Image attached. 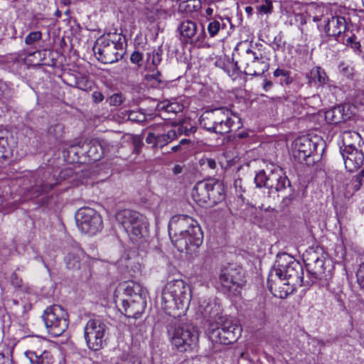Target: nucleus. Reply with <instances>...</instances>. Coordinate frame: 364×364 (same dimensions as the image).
Returning <instances> with one entry per match:
<instances>
[{"mask_svg": "<svg viewBox=\"0 0 364 364\" xmlns=\"http://www.w3.org/2000/svg\"><path fill=\"white\" fill-rule=\"evenodd\" d=\"M283 280H289L282 283L286 286L291 282L293 285L304 284L302 264L287 253L277 255L274 269L268 278V289L275 297L283 299L288 294L287 290L277 289V286H279Z\"/></svg>", "mask_w": 364, "mask_h": 364, "instance_id": "f257e3e1", "label": "nucleus"}, {"mask_svg": "<svg viewBox=\"0 0 364 364\" xmlns=\"http://www.w3.org/2000/svg\"><path fill=\"white\" fill-rule=\"evenodd\" d=\"M168 234L177 250L188 254L194 252L202 244L203 238L197 221L186 215H174L171 218Z\"/></svg>", "mask_w": 364, "mask_h": 364, "instance_id": "f03ea898", "label": "nucleus"}, {"mask_svg": "<svg viewBox=\"0 0 364 364\" xmlns=\"http://www.w3.org/2000/svg\"><path fill=\"white\" fill-rule=\"evenodd\" d=\"M190 300L189 288L181 279L170 281L163 288L161 306L168 314L175 310L187 308Z\"/></svg>", "mask_w": 364, "mask_h": 364, "instance_id": "7ed1b4c3", "label": "nucleus"}, {"mask_svg": "<svg viewBox=\"0 0 364 364\" xmlns=\"http://www.w3.org/2000/svg\"><path fill=\"white\" fill-rule=\"evenodd\" d=\"M255 183L257 188L264 187L281 193L284 199L291 200L294 198V190L279 167L259 171L255 177Z\"/></svg>", "mask_w": 364, "mask_h": 364, "instance_id": "20e7f679", "label": "nucleus"}, {"mask_svg": "<svg viewBox=\"0 0 364 364\" xmlns=\"http://www.w3.org/2000/svg\"><path fill=\"white\" fill-rule=\"evenodd\" d=\"M167 332L173 348L181 353L192 350L199 338L196 326L178 320H175L167 326Z\"/></svg>", "mask_w": 364, "mask_h": 364, "instance_id": "39448f33", "label": "nucleus"}, {"mask_svg": "<svg viewBox=\"0 0 364 364\" xmlns=\"http://www.w3.org/2000/svg\"><path fill=\"white\" fill-rule=\"evenodd\" d=\"M304 261L309 279V281H306V284L309 285L318 283L321 287H327L332 278V273L330 269L326 270L327 267L323 253L310 248L304 255Z\"/></svg>", "mask_w": 364, "mask_h": 364, "instance_id": "423d86ee", "label": "nucleus"}, {"mask_svg": "<svg viewBox=\"0 0 364 364\" xmlns=\"http://www.w3.org/2000/svg\"><path fill=\"white\" fill-rule=\"evenodd\" d=\"M124 40L122 36L115 33L102 35L95 41L93 52L102 63H114L122 57L119 50H122Z\"/></svg>", "mask_w": 364, "mask_h": 364, "instance_id": "0eeeda50", "label": "nucleus"}, {"mask_svg": "<svg viewBox=\"0 0 364 364\" xmlns=\"http://www.w3.org/2000/svg\"><path fill=\"white\" fill-rule=\"evenodd\" d=\"M245 271L235 264L223 267L219 274L220 290L228 295H235L245 284Z\"/></svg>", "mask_w": 364, "mask_h": 364, "instance_id": "6e6552de", "label": "nucleus"}, {"mask_svg": "<svg viewBox=\"0 0 364 364\" xmlns=\"http://www.w3.org/2000/svg\"><path fill=\"white\" fill-rule=\"evenodd\" d=\"M209 338L213 343L229 345L235 343L242 334V328L232 319L227 318L220 323L208 327Z\"/></svg>", "mask_w": 364, "mask_h": 364, "instance_id": "1a4fd4ad", "label": "nucleus"}, {"mask_svg": "<svg viewBox=\"0 0 364 364\" xmlns=\"http://www.w3.org/2000/svg\"><path fill=\"white\" fill-rule=\"evenodd\" d=\"M48 333L54 337L61 336L68 327V314L59 305L46 308L42 316Z\"/></svg>", "mask_w": 364, "mask_h": 364, "instance_id": "9d476101", "label": "nucleus"}, {"mask_svg": "<svg viewBox=\"0 0 364 364\" xmlns=\"http://www.w3.org/2000/svg\"><path fill=\"white\" fill-rule=\"evenodd\" d=\"M114 145L105 139H91L80 141L70 147L71 152H76L88 157L92 161H97L102 159V156L111 151Z\"/></svg>", "mask_w": 364, "mask_h": 364, "instance_id": "9b49d317", "label": "nucleus"}, {"mask_svg": "<svg viewBox=\"0 0 364 364\" xmlns=\"http://www.w3.org/2000/svg\"><path fill=\"white\" fill-rule=\"evenodd\" d=\"M109 328L99 318L90 319L84 328V337L88 348L98 350L106 343Z\"/></svg>", "mask_w": 364, "mask_h": 364, "instance_id": "f8f14e48", "label": "nucleus"}, {"mask_svg": "<svg viewBox=\"0 0 364 364\" xmlns=\"http://www.w3.org/2000/svg\"><path fill=\"white\" fill-rule=\"evenodd\" d=\"M318 144L311 139L303 136L294 141L292 147L293 157L301 164L314 165L319 159Z\"/></svg>", "mask_w": 364, "mask_h": 364, "instance_id": "ddd939ff", "label": "nucleus"}, {"mask_svg": "<svg viewBox=\"0 0 364 364\" xmlns=\"http://www.w3.org/2000/svg\"><path fill=\"white\" fill-rule=\"evenodd\" d=\"M241 63V66H239L238 63L237 61L235 62V68L240 70L242 67L244 73L249 75H262L269 69L268 58L260 52H255L251 49L246 50Z\"/></svg>", "mask_w": 364, "mask_h": 364, "instance_id": "4468645a", "label": "nucleus"}, {"mask_svg": "<svg viewBox=\"0 0 364 364\" xmlns=\"http://www.w3.org/2000/svg\"><path fill=\"white\" fill-rule=\"evenodd\" d=\"M75 221L80 231L85 233L95 235L103 228L101 215L91 208H80L75 214Z\"/></svg>", "mask_w": 364, "mask_h": 364, "instance_id": "2eb2a0df", "label": "nucleus"}, {"mask_svg": "<svg viewBox=\"0 0 364 364\" xmlns=\"http://www.w3.org/2000/svg\"><path fill=\"white\" fill-rule=\"evenodd\" d=\"M24 355L30 364H55V358L53 353L46 348L45 342L38 338L32 341Z\"/></svg>", "mask_w": 364, "mask_h": 364, "instance_id": "dca6fc26", "label": "nucleus"}, {"mask_svg": "<svg viewBox=\"0 0 364 364\" xmlns=\"http://www.w3.org/2000/svg\"><path fill=\"white\" fill-rule=\"evenodd\" d=\"M200 311L209 323V327L215 326L228 318L223 316L220 304L215 301H204L200 304Z\"/></svg>", "mask_w": 364, "mask_h": 364, "instance_id": "f3484780", "label": "nucleus"}, {"mask_svg": "<svg viewBox=\"0 0 364 364\" xmlns=\"http://www.w3.org/2000/svg\"><path fill=\"white\" fill-rule=\"evenodd\" d=\"M216 127V134H223L230 131L234 120L230 117L231 112L228 109L218 108L210 110Z\"/></svg>", "mask_w": 364, "mask_h": 364, "instance_id": "a211bd4d", "label": "nucleus"}, {"mask_svg": "<svg viewBox=\"0 0 364 364\" xmlns=\"http://www.w3.org/2000/svg\"><path fill=\"white\" fill-rule=\"evenodd\" d=\"M346 170L353 172L363 165L364 162V146L358 149H352L350 150H345L341 152Z\"/></svg>", "mask_w": 364, "mask_h": 364, "instance_id": "6ab92c4d", "label": "nucleus"}, {"mask_svg": "<svg viewBox=\"0 0 364 364\" xmlns=\"http://www.w3.org/2000/svg\"><path fill=\"white\" fill-rule=\"evenodd\" d=\"M119 301L122 307V312L129 318H137L141 316L146 306V300L141 298L120 299Z\"/></svg>", "mask_w": 364, "mask_h": 364, "instance_id": "aec40b11", "label": "nucleus"}, {"mask_svg": "<svg viewBox=\"0 0 364 364\" xmlns=\"http://www.w3.org/2000/svg\"><path fill=\"white\" fill-rule=\"evenodd\" d=\"M346 30V22L344 17L332 16L326 21L325 32L329 36H333L339 41L341 35Z\"/></svg>", "mask_w": 364, "mask_h": 364, "instance_id": "412c9836", "label": "nucleus"}, {"mask_svg": "<svg viewBox=\"0 0 364 364\" xmlns=\"http://www.w3.org/2000/svg\"><path fill=\"white\" fill-rule=\"evenodd\" d=\"M130 239L135 243H139L149 237V223L145 216H142L127 232Z\"/></svg>", "mask_w": 364, "mask_h": 364, "instance_id": "4be33fe9", "label": "nucleus"}, {"mask_svg": "<svg viewBox=\"0 0 364 364\" xmlns=\"http://www.w3.org/2000/svg\"><path fill=\"white\" fill-rule=\"evenodd\" d=\"M142 216L143 215L136 211L124 209L117 213L116 220L127 232Z\"/></svg>", "mask_w": 364, "mask_h": 364, "instance_id": "5701e85b", "label": "nucleus"}, {"mask_svg": "<svg viewBox=\"0 0 364 364\" xmlns=\"http://www.w3.org/2000/svg\"><path fill=\"white\" fill-rule=\"evenodd\" d=\"M87 257L84 251L78 247H75L68 252L65 260L68 269L77 270L87 261Z\"/></svg>", "mask_w": 364, "mask_h": 364, "instance_id": "b1692460", "label": "nucleus"}, {"mask_svg": "<svg viewBox=\"0 0 364 364\" xmlns=\"http://www.w3.org/2000/svg\"><path fill=\"white\" fill-rule=\"evenodd\" d=\"M210 187H211L210 185V179L196 183L192 191V196L194 200L200 205L208 203L210 200Z\"/></svg>", "mask_w": 364, "mask_h": 364, "instance_id": "393cba45", "label": "nucleus"}, {"mask_svg": "<svg viewBox=\"0 0 364 364\" xmlns=\"http://www.w3.org/2000/svg\"><path fill=\"white\" fill-rule=\"evenodd\" d=\"M125 295L138 299L139 298L146 300L147 291L142 285L134 281H128L122 284Z\"/></svg>", "mask_w": 364, "mask_h": 364, "instance_id": "a878e982", "label": "nucleus"}, {"mask_svg": "<svg viewBox=\"0 0 364 364\" xmlns=\"http://www.w3.org/2000/svg\"><path fill=\"white\" fill-rule=\"evenodd\" d=\"M348 118L349 115L345 112V107L342 105L331 108L325 112V119L330 124H337L346 121Z\"/></svg>", "mask_w": 364, "mask_h": 364, "instance_id": "bb28decb", "label": "nucleus"}, {"mask_svg": "<svg viewBox=\"0 0 364 364\" xmlns=\"http://www.w3.org/2000/svg\"><path fill=\"white\" fill-rule=\"evenodd\" d=\"M209 188L210 200L209 205L217 204L224 199V189L220 182L216 181L215 179H210Z\"/></svg>", "mask_w": 364, "mask_h": 364, "instance_id": "cd10ccee", "label": "nucleus"}, {"mask_svg": "<svg viewBox=\"0 0 364 364\" xmlns=\"http://www.w3.org/2000/svg\"><path fill=\"white\" fill-rule=\"evenodd\" d=\"M9 133L0 130V162H3L11 157L13 154V146L9 142Z\"/></svg>", "mask_w": 364, "mask_h": 364, "instance_id": "c85d7f7f", "label": "nucleus"}, {"mask_svg": "<svg viewBox=\"0 0 364 364\" xmlns=\"http://www.w3.org/2000/svg\"><path fill=\"white\" fill-rule=\"evenodd\" d=\"M306 77L309 84L318 83L319 85L323 86L328 82L325 70L321 67L313 68L310 73L306 75Z\"/></svg>", "mask_w": 364, "mask_h": 364, "instance_id": "c756f323", "label": "nucleus"}, {"mask_svg": "<svg viewBox=\"0 0 364 364\" xmlns=\"http://www.w3.org/2000/svg\"><path fill=\"white\" fill-rule=\"evenodd\" d=\"M360 135L357 132H345L341 135V144H340V152L345 150L355 149V142L359 139Z\"/></svg>", "mask_w": 364, "mask_h": 364, "instance_id": "7c9ffc66", "label": "nucleus"}, {"mask_svg": "<svg viewBox=\"0 0 364 364\" xmlns=\"http://www.w3.org/2000/svg\"><path fill=\"white\" fill-rule=\"evenodd\" d=\"M162 60V50L158 48L151 53H146L145 69L149 72H154Z\"/></svg>", "mask_w": 364, "mask_h": 364, "instance_id": "2f4dec72", "label": "nucleus"}, {"mask_svg": "<svg viewBox=\"0 0 364 364\" xmlns=\"http://www.w3.org/2000/svg\"><path fill=\"white\" fill-rule=\"evenodd\" d=\"M181 35L186 38H191L197 32L196 23L191 21H183L178 28Z\"/></svg>", "mask_w": 364, "mask_h": 364, "instance_id": "473e14b6", "label": "nucleus"}, {"mask_svg": "<svg viewBox=\"0 0 364 364\" xmlns=\"http://www.w3.org/2000/svg\"><path fill=\"white\" fill-rule=\"evenodd\" d=\"M200 7L199 0H186L180 3L178 10L182 13L191 14L198 11Z\"/></svg>", "mask_w": 364, "mask_h": 364, "instance_id": "72a5a7b5", "label": "nucleus"}, {"mask_svg": "<svg viewBox=\"0 0 364 364\" xmlns=\"http://www.w3.org/2000/svg\"><path fill=\"white\" fill-rule=\"evenodd\" d=\"M161 108L162 110H164V112H167L168 114H176L183 111V105L180 104L179 102L175 100H166L161 102Z\"/></svg>", "mask_w": 364, "mask_h": 364, "instance_id": "f704fd0d", "label": "nucleus"}, {"mask_svg": "<svg viewBox=\"0 0 364 364\" xmlns=\"http://www.w3.org/2000/svg\"><path fill=\"white\" fill-rule=\"evenodd\" d=\"M176 139L173 131L167 130L164 133H156V147L162 148Z\"/></svg>", "mask_w": 364, "mask_h": 364, "instance_id": "c9c22d12", "label": "nucleus"}, {"mask_svg": "<svg viewBox=\"0 0 364 364\" xmlns=\"http://www.w3.org/2000/svg\"><path fill=\"white\" fill-rule=\"evenodd\" d=\"M210 111L205 112L200 117V124L206 130L216 133V127Z\"/></svg>", "mask_w": 364, "mask_h": 364, "instance_id": "e433bc0d", "label": "nucleus"}, {"mask_svg": "<svg viewBox=\"0 0 364 364\" xmlns=\"http://www.w3.org/2000/svg\"><path fill=\"white\" fill-rule=\"evenodd\" d=\"M114 364H141V361L129 354H123L117 358Z\"/></svg>", "mask_w": 364, "mask_h": 364, "instance_id": "4c0bfd02", "label": "nucleus"}, {"mask_svg": "<svg viewBox=\"0 0 364 364\" xmlns=\"http://www.w3.org/2000/svg\"><path fill=\"white\" fill-rule=\"evenodd\" d=\"M48 133L50 136L55 137L56 139H61L63 133V126L60 124H56L48 128Z\"/></svg>", "mask_w": 364, "mask_h": 364, "instance_id": "58836bf2", "label": "nucleus"}, {"mask_svg": "<svg viewBox=\"0 0 364 364\" xmlns=\"http://www.w3.org/2000/svg\"><path fill=\"white\" fill-rule=\"evenodd\" d=\"M11 97V90L8 85L0 81V100L5 102Z\"/></svg>", "mask_w": 364, "mask_h": 364, "instance_id": "ea45409f", "label": "nucleus"}, {"mask_svg": "<svg viewBox=\"0 0 364 364\" xmlns=\"http://www.w3.org/2000/svg\"><path fill=\"white\" fill-rule=\"evenodd\" d=\"M42 38V33L41 31L31 32L25 38V43L31 46Z\"/></svg>", "mask_w": 364, "mask_h": 364, "instance_id": "a19ab883", "label": "nucleus"}, {"mask_svg": "<svg viewBox=\"0 0 364 364\" xmlns=\"http://www.w3.org/2000/svg\"><path fill=\"white\" fill-rule=\"evenodd\" d=\"M220 28V22L217 20H213L210 21L208 26V32L210 37H214L218 33Z\"/></svg>", "mask_w": 364, "mask_h": 364, "instance_id": "79ce46f5", "label": "nucleus"}, {"mask_svg": "<svg viewBox=\"0 0 364 364\" xmlns=\"http://www.w3.org/2000/svg\"><path fill=\"white\" fill-rule=\"evenodd\" d=\"M258 12L269 14L272 12L273 6L271 0H265V2L257 6Z\"/></svg>", "mask_w": 364, "mask_h": 364, "instance_id": "37998d69", "label": "nucleus"}, {"mask_svg": "<svg viewBox=\"0 0 364 364\" xmlns=\"http://www.w3.org/2000/svg\"><path fill=\"white\" fill-rule=\"evenodd\" d=\"M340 73L345 77L350 78L353 76V68L345 63H341L339 64Z\"/></svg>", "mask_w": 364, "mask_h": 364, "instance_id": "c03bdc74", "label": "nucleus"}, {"mask_svg": "<svg viewBox=\"0 0 364 364\" xmlns=\"http://www.w3.org/2000/svg\"><path fill=\"white\" fill-rule=\"evenodd\" d=\"M124 98L121 93L113 94L109 99V104L112 106H119L122 104Z\"/></svg>", "mask_w": 364, "mask_h": 364, "instance_id": "a18cd8bd", "label": "nucleus"}, {"mask_svg": "<svg viewBox=\"0 0 364 364\" xmlns=\"http://www.w3.org/2000/svg\"><path fill=\"white\" fill-rule=\"evenodd\" d=\"M143 55L139 51L132 53L130 57V60L132 63L136 64L138 67H141L142 62Z\"/></svg>", "mask_w": 364, "mask_h": 364, "instance_id": "49530a36", "label": "nucleus"}, {"mask_svg": "<svg viewBox=\"0 0 364 364\" xmlns=\"http://www.w3.org/2000/svg\"><path fill=\"white\" fill-rule=\"evenodd\" d=\"M364 176L363 171H362V175H358L356 176L352 181H351V186L353 188L354 191H358L361 186H362V181H363V176Z\"/></svg>", "mask_w": 364, "mask_h": 364, "instance_id": "de8ad7c7", "label": "nucleus"}, {"mask_svg": "<svg viewBox=\"0 0 364 364\" xmlns=\"http://www.w3.org/2000/svg\"><path fill=\"white\" fill-rule=\"evenodd\" d=\"M357 281L361 287H364V262L360 264L357 272Z\"/></svg>", "mask_w": 364, "mask_h": 364, "instance_id": "09e8293b", "label": "nucleus"}, {"mask_svg": "<svg viewBox=\"0 0 364 364\" xmlns=\"http://www.w3.org/2000/svg\"><path fill=\"white\" fill-rule=\"evenodd\" d=\"M10 282H11V284L14 287H20L22 284L21 279L15 272L11 274V275L10 277Z\"/></svg>", "mask_w": 364, "mask_h": 364, "instance_id": "8fccbe9b", "label": "nucleus"}, {"mask_svg": "<svg viewBox=\"0 0 364 364\" xmlns=\"http://www.w3.org/2000/svg\"><path fill=\"white\" fill-rule=\"evenodd\" d=\"M145 140L147 144H152L153 147H156V133L149 132Z\"/></svg>", "mask_w": 364, "mask_h": 364, "instance_id": "3c124183", "label": "nucleus"}, {"mask_svg": "<svg viewBox=\"0 0 364 364\" xmlns=\"http://www.w3.org/2000/svg\"><path fill=\"white\" fill-rule=\"evenodd\" d=\"M356 38L355 36H352L347 39V45L350 46L352 48L358 50L360 47V44L358 41H355Z\"/></svg>", "mask_w": 364, "mask_h": 364, "instance_id": "603ef678", "label": "nucleus"}, {"mask_svg": "<svg viewBox=\"0 0 364 364\" xmlns=\"http://www.w3.org/2000/svg\"><path fill=\"white\" fill-rule=\"evenodd\" d=\"M152 73H153L152 74H147L146 75V80H154L157 82H161V80L160 79V76H161L160 72L157 69H156V70Z\"/></svg>", "mask_w": 364, "mask_h": 364, "instance_id": "864d4df0", "label": "nucleus"}, {"mask_svg": "<svg viewBox=\"0 0 364 364\" xmlns=\"http://www.w3.org/2000/svg\"><path fill=\"white\" fill-rule=\"evenodd\" d=\"M144 87L141 84L136 83L131 85V92L133 95H140L143 92Z\"/></svg>", "mask_w": 364, "mask_h": 364, "instance_id": "5fc2aeb1", "label": "nucleus"}, {"mask_svg": "<svg viewBox=\"0 0 364 364\" xmlns=\"http://www.w3.org/2000/svg\"><path fill=\"white\" fill-rule=\"evenodd\" d=\"M55 186V183H43L40 185V189H41V193H48V191H50V190L53 189V188Z\"/></svg>", "mask_w": 364, "mask_h": 364, "instance_id": "6e6d98bb", "label": "nucleus"}, {"mask_svg": "<svg viewBox=\"0 0 364 364\" xmlns=\"http://www.w3.org/2000/svg\"><path fill=\"white\" fill-rule=\"evenodd\" d=\"M206 36V33L205 31V28L203 26H201V30L198 33L196 38V43H201L204 41Z\"/></svg>", "mask_w": 364, "mask_h": 364, "instance_id": "4d7b16f0", "label": "nucleus"}, {"mask_svg": "<svg viewBox=\"0 0 364 364\" xmlns=\"http://www.w3.org/2000/svg\"><path fill=\"white\" fill-rule=\"evenodd\" d=\"M202 164H206L207 166L211 169H215L217 166L216 161L213 159H205L203 160Z\"/></svg>", "mask_w": 364, "mask_h": 364, "instance_id": "13d9d810", "label": "nucleus"}, {"mask_svg": "<svg viewBox=\"0 0 364 364\" xmlns=\"http://www.w3.org/2000/svg\"><path fill=\"white\" fill-rule=\"evenodd\" d=\"M92 97L95 103H100L104 100V96L102 92L95 91L92 93Z\"/></svg>", "mask_w": 364, "mask_h": 364, "instance_id": "bf43d9fd", "label": "nucleus"}, {"mask_svg": "<svg viewBox=\"0 0 364 364\" xmlns=\"http://www.w3.org/2000/svg\"><path fill=\"white\" fill-rule=\"evenodd\" d=\"M288 74H289V71L281 68H277L274 71V76L276 77H284L288 75Z\"/></svg>", "mask_w": 364, "mask_h": 364, "instance_id": "052dcab7", "label": "nucleus"}, {"mask_svg": "<svg viewBox=\"0 0 364 364\" xmlns=\"http://www.w3.org/2000/svg\"><path fill=\"white\" fill-rule=\"evenodd\" d=\"M168 131H173L176 133V138L178 136L183 134V124L176 127L174 129H169Z\"/></svg>", "mask_w": 364, "mask_h": 364, "instance_id": "680f3d73", "label": "nucleus"}, {"mask_svg": "<svg viewBox=\"0 0 364 364\" xmlns=\"http://www.w3.org/2000/svg\"><path fill=\"white\" fill-rule=\"evenodd\" d=\"M196 130V129L195 127L191 126L188 128L186 125L183 124V134L186 136L191 135L192 133L195 132Z\"/></svg>", "mask_w": 364, "mask_h": 364, "instance_id": "e2e57ef3", "label": "nucleus"}, {"mask_svg": "<svg viewBox=\"0 0 364 364\" xmlns=\"http://www.w3.org/2000/svg\"><path fill=\"white\" fill-rule=\"evenodd\" d=\"M143 145V143L141 141V140L139 139V138H135L134 139V149L136 150V152H139L141 147Z\"/></svg>", "mask_w": 364, "mask_h": 364, "instance_id": "0e129e2a", "label": "nucleus"}, {"mask_svg": "<svg viewBox=\"0 0 364 364\" xmlns=\"http://www.w3.org/2000/svg\"><path fill=\"white\" fill-rule=\"evenodd\" d=\"M281 41V38H279V40H277V38H274V40L272 43L273 44V48L274 50H279L280 48H281V46H280V43L279 42Z\"/></svg>", "mask_w": 364, "mask_h": 364, "instance_id": "69168bd1", "label": "nucleus"}, {"mask_svg": "<svg viewBox=\"0 0 364 364\" xmlns=\"http://www.w3.org/2000/svg\"><path fill=\"white\" fill-rule=\"evenodd\" d=\"M183 171V167L180 165H175L174 167L173 168V172L174 174H179L182 172Z\"/></svg>", "mask_w": 364, "mask_h": 364, "instance_id": "338daca9", "label": "nucleus"}, {"mask_svg": "<svg viewBox=\"0 0 364 364\" xmlns=\"http://www.w3.org/2000/svg\"><path fill=\"white\" fill-rule=\"evenodd\" d=\"M272 86V83L271 81L266 80L263 85V88L265 91H268L271 87Z\"/></svg>", "mask_w": 364, "mask_h": 364, "instance_id": "774afa93", "label": "nucleus"}]
</instances>
